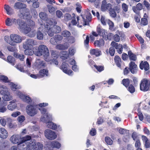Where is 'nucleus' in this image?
<instances>
[{"instance_id": "obj_29", "label": "nucleus", "mask_w": 150, "mask_h": 150, "mask_svg": "<svg viewBox=\"0 0 150 150\" xmlns=\"http://www.w3.org/2000/svg\"><path fill=\"white\" fill-rule=\"evenodd\" d=\"M4 8L6 11L7 14L8 15H11L13 13V10L9 5L5 4Z\"/></svg>"}, {"instance_id": "obj_39", "label": "nucleus", "mask_w": 150, "mask_h": 150, "mask_svg": "<svg viewBox=\"0 0 150 150\" xmlns=\"http://www.w3.org/2000/svg\"><path fill=\"white\" fill-rule=\"evenodd\" d=\"M69 47V45H65V44H59L57 45L55 48L56 49L59 50H65L67 49Z\"/></svg>"}, {"instance_id": "obj_62", "label": "nucleus", "mask_w": 150, "mask_h": 150, "mask_svg": "<svg viewBox=\"0 0 150 150\" xmlns=\"http://www.w3.org/2000/svg\"><path fill=\"white\" fill-rule=\"evenodd\" d=\"M51 55L53 57L58 58L59 57V52L56 51H52V52Z\"/></svg>"}, {"instance_id": "obj_30", "label": "nucleus", "mask_w": 150, "mask_h": 150, "mask_svg": "<svg viewBox=\"0 0 150 150\" xmlns=\"http://www.w3.org/2000/svg\"><path fill=\"white\" fill-rule=\"evenodd\" d=\"M18 144V147L20 150H27V146L26 143L22 142Z\"/></svg>"}, {"instance_id": "obj_56", "label": "nucleus", "mask_w": 150, "mask_h": 150, "mask_svg": "<svg viewBox=\"0 0 150 150\" xmlns=\"http://www.w3.org/2000/svg\"><path fill=\"white\" fill-rule=\"evenodd\" d=\"M94 67L96 69L97 71L100 72L103 71L104 70V67L102 66H97L94 64Z\"/></svg>"}, {"instance_id": "obj_31", "label": "nucleus", "mask_w": 150, "mask_h": 150, "mask_svg": "<svg viewBox=\"0 0 150 150\" xmlns=\"http://www.w3.org/2000/svg\"><path fill=\"white\" fill-rule=\"evenodd\" d=\"M142 137L143 142H144L145 147L146 148H149L150 147V141L145 136H142Z\"/></svg>"}, {"instance_id": "obj_15", "label": "nucleus", "mask_w": 150, "mask_h": 150, "mask_svg": "<svg viewBox=\"0 0 150 150\" xmlns=\"http://www.w3.org/2000/svg\"><path fill=\"white\" fill-rule=\"evenodd\" d=\"M69 65L65 62L62 63L60 68L63 71L69 75H71L73 74V72L70 69H69L68 67Z\"/></svg>"}, {"instance_id": "obj_28", "label": "nucleus", "mask_w": 150, "mask_h": 150, "mask_svg": "<svg viewBox=\"0 0 150 150\" xmlns=\"http://www.w3.org/2000/svg\"><path fill=\"white\" fill-rule=\"evenodd\" d=\"M90 53L91 55H95L98 57L101 54V52L98 49H91L90 51Z\"/></svg>"}, {"instance_id": "obj_18", "label": "nucleus", "mask_w": 150, "mask_h": 150, "mask_svg": "<svg viewBox=\"0 0 150 150\" xmlns=\"http://www.w3.org/2000/svg\"><path fill=\"white\" fill-rule=\"evenodd\" d=\"M106 0H103L101 4V9L102 11H105L106 10H108L109 11L111 9H112V6L110 4L108 3L106 4Z\"/></svg>"}, {"instance_id": "obj_40", "label": "nucleus", "mask_w": 150, "mask_h": 150, "mask_svg": "<svg viewBox=\"0 0 150 150\" xmlns=\"http://www.w3.org/2000/svg\"><path fill=\"white\" fill-rule=\"evenodd\" d=\"M0 81L4 83H8V84L10 82L6 76L3 75H0Z\"/></svg>"}, {"instance_id": "obj_34", "label": "nucleus", "mask_w": 150, "mask_h": 150, "mask_svg": "<svg viewBox=\"0 0 150 150\" xmlns=\"http://www.w3.org/2000/svg\"><path fill=\"white\" fill-rule=\"evenodd\" d=\"M48 74V71L46 69H43L40 71L38 74L40 78L42 77L45 76H47Z\"/></svg>"}, {"instance_id": "obj_57", "label": "nucleus", "mask_w": 150, "mask_h": 150, "mask_svg": "<svg viewBox=\"0 0 150 150\" xmlns=\"http://www.w3.org/2000/svg\"><path fill=\"white\" fill-rule=\"evenodd\" d=\"M109 11L110 15L112 17L115 18L116 17L117 14L114 8L111 9Z\"/></svg>"}, {"instance_id": "obj_49", "label": "nucleus", "mask_w": 150, "mask_h": 150, "mask_svg": "<svg viewBox=\"0 0 150 150\" xmlns=\"http://www.w3.org/2000/svg\"><path fill=\"white\" fill-rule=\"evenodd\" d=\"M15 67L17 69L19 70L21 72L25 73L28 72V71L27 70H24L23 67L20 64H18V65H16Z\"/></svg>"}, {"instance_id": "obj_50", "label": "nucleus", "mask_w": 150, "mask_h": 150, "mask_svg": "<svg viewBox=\"0 0 150 150\" xmlns=\"http://www.w3.org/2000/svg\"><path fill=\"white\" fill-rule=\"evenodd\" d=\"M8 62L10 63L12 65H15L14 59L12 57L9 56H8L7 57Z\"/></svg>"}, {"instance_id": "obj_26", "label": "nucleus", "mask_w": 150, "mask_h": 150, "mask_svg": "<svg viewBox=\"0 0 150 150\" xmlns=\"http://www.w3.org/2000/svg\"><path fill=\"white\" fill-rule=\"evenodd\" d=\"M7 125L10 128H14L16 127V125L13 122V120L10 117H7L6 118Z\"/></svg>"}, {"instance_id": "obj_14", "label": "nucleus", "mask_w": 150, "mask_h": 150, "mask_svg": "<svg viewBox=\"0 0 150 150\" xmlns=\"http://www.w3.org/2000/svg\"><path fill=\"white\" fill-rule=\"evenodd\" d=\"M63 39V37L60 35H56L54 37L51 38L50 42L52 45H56V44L60 43Z\"/></svg>"}, {"instance_id": "obj_32", "label": "nucleus", "mask_w": 150, "mask_h": 150, "mask_svg": "<svg viewBox=\"0 0 150 150\" xmlns=\"http://www.w3.org/2000/svg\"><path fill=\"white\" fill-rule=\"evenodd\" d=\"M47 127L48 128L52 130H56L57 125L53 122L50 121L47 124Z\"/></svg>"}, {"instance_id": "obj_63", "label": "nucleus", "mask_w": 150, "mask_h": 150, "mask_svg": "<svg viewBox=\"0 0 150 150\" xmlns=\"http://www.w3.org/2000/svg\"><path fill=\"white\" fill-rule=\"evenodd\" d=\"M148 23V21L146 18H143L141 19V24L143 25H146Z\"/></svg>"}, {"instance_id": "obj_38", "label": "nucleus", "mask_w": 150, "mask_h": 150, "mask_svg": "<svg viewBox=\"0 0 150 150\" xmlns=\"http://www.w3.org/2000/svg\"><path fill=\"white\" fill-rule=\"evenodd\" d=\"M43 147V145L38 142L36 143L33 150H42Z\"/></svg>"}, {"instance_id": "obj_20", "label": "nucleus", "mask_w": 150, "mask_h": 150, "mask_svg": "<svg viewBox=\"0 0 150 150\" xmlns=\"http://www.w3.org/2000/svg\"><path fill=\"white\" fill-rule=\"evenodd\" d=\"M111 45L117 49V52L119 54L122 53V46L121 44L118 45V44L114 42H112Z\"/></svg>"}, {"instance_id": "obj_48", "label": "nucleus", "mask_w": 150, "mask_h": 150, "mask_svg": "<svg viewBox=\"0 0 150 150\" xmlns=\"http://www.w3.org/2000/svg\"><path fill=\"white\" fill-rule=\"evenodd\" d=\"M53 27L54 33H59L61 31V29L60 27L56 25H53Z\"/></svg>"}, {"instance_id": "obj_13", "label": "nucleus", "mask_w": 150, "mask_h": 150, "mask_svg": "<svg viewBox=\"0 0 150 150\" xmlns=\"http://www.w3.org/2000/svg\"><path fill=\"white\" fill-rule=\"evenodd\" d=\"M16 93L24 102L29 104L32 103V100L28 96L25 95L19 91H16Z\"/></svg>"}, {"instance_id": "obj_12", "label": "nucleus", "mask_w": 150, "mask_h": 150, "mask_svg": "<svg viewBox=\"0 0 150 150\" xmlns=\"http://www.w3.org/2000/svg\"><path fill=\"white\" fill-rule=\"evenodd\" d=\"M44 135L47 139L50 140H54L57 137L56 133L49 129H46L45 131Z\"/></svg>"}, {"instance_id": "obj_6", "label": "nucleus", "mask_w": 150, "mask_h": 150, "mask_svg": "<svg viewBox=\"0 0 150 150\" xmlns=\"http://www.w3.org/2000/svg\"><path fill=\"white\" fill-rule=\"evenodd\" d=\"M31 139V137L29 135H27L21 139L22 142L26 143L27 150H31L32 149L33 150L36 144V142L35 140H31L30 141Z\"/></svg>"}, {"instance_id": "obj_7", "label": "nucleus", "mask_w": 150, "mask_h": 150, "mask_svg": "<svg viewBox=\"0 0 150 150\" xmlns=\"http://www.w3.org/2000/svg\"><path fill=\"white\" fill-rule=\"evenodd\" d=\"M0 88H3L4 90L3 92L1 94L3 95L2 97L3 100L5 101H9L12 100L13 96L11 95L7 86H0Z\"/></svg>"}, {"instance_id": "obj_11", "label": "nucleus", "mask_w": 150, "mask_h": 150, "mask_svg": "<svg viewBox=\"0 0 150 150\" xmlns=\"http://www.w3.org/2000/svg\"><path fill=\"white\" fill-rule=\"evenodd\" d=\"M140 87L142 91H148L150 89V81L146 79H143L140 84Z\"/></svg>"}, {"instance_id": "obj_45", "label": "nucleus", "mask_w": 150, "mask_h": 150, "mask_svg": "<svg viewBox=\"0 0 150 150\" xmlns=\"http://www.w3.org/2000/svg\"><path fill=\"white\" fill-rule=\"evenodd\" d=\"M114 60L117 67H120L121 66V60L120 57L117 56H115Z\"/></svg>"}, {"instance_id": "obj_35", "label": "nucleus", "mask_w": 150, "mask_h": 150, "mask_svg": "<svg viewBox=\"0 0 150 150\" xmlns=\"http://www.w3.org/2000/svg\"><path fill=\"white\" fill-rule=\"evenodd\" d=\"M39 16L41 19H42L45 21H46L45 23L47 22V21L48 20H50L51 21H52L53 20H52L50 19H48L47 17V16L46 13L44 12H41L39 13Z\"/></svg>"}, {"instance_id": "obj_43", "label": "nucleus", "mask_w": 150, "mask_h": 150, "mask_svg": "<svg viewBox=\"0 0 150 150\" xmlns=\"http://www.w3.org/2000/svg\"><path fill=\"white\" fill-rule=\"evenodd\" d=\"M62 36L65 38H68L71 35L70 32L67 30H65L62 31L61 33Z\"/></svg>"}, {"instance_id": "obj_47", "label": "nucleus", "mask_w": 150, "mask_h": 150, "mask_svg": "<svg viewBox=\"0 0 150 150\" xmlns=\"http://www.w3.org/2000/svg\"><path fill=\"white\" fill-rule=\"evenodd\" d=\"M76 17L74 14H72V18L71 23L73 25H77V21L76 18Z\"/></svg>"}, {"instance_id": "obj_19", "label": "nucleus", "mask_w": 150, "mask_h": 150, "mask_svg": "<svg viewBox=\"0 0 150 150\" xmlns=\"http://www.w3.org/2000/svg\"><path fill=\"white\" fill-rule=\"evenodd\" d=\"M21 139L19 135L14 134L11 137L10 140L12 143L16 144L19 142L20 139L21 140Z\"/></svg>"}, {"instance_id": "obj_54", "label": "nucleus", "mask_w": 150, "mask_h": 150, "mask_svg": "<svg viewBox=\"0 0 150 150\" xmlns=\"http://www.w3.org/2000/svg\"><path fill=\"white\" fill-rule=\"evenodd\" d=\"M14 56L16 58L19 59L20 60H22L24 57L23 55L19 54L16 53H14Z\"/></svg>"}, {"instance_id": "obj_44", "label": "nucleus", "mask_w": 150, "mask_h": 150, "mask_svg": "<svg viewBox=\"0 0 150 150\" xmlns=\"http://www.w3.org/2000/svg\"><path fill=\"white\" fill-rule=\"evenodd\" d=\"M60 55L62 59H67L69 57V54L67 51H62L60 53Z\"/></svg>"}, {"instance_id": "obj_3", "label": "nucleus", "mask_w": 150, "mask_h": 150, "mask_svg": "<svg viewBox=\"0 0 150 150\" xmlns=\"http://www.w3.org/2000/svg\"><path fill=\"white\" fill-rule=\"evenodd\" d=\"M34 54L38 56L43 55L45 61L49 62L51 60L49 57V51L48 48L45 45H41L39 46L37 51L34 52Z\"/></svg>"}, {"instance_id": "obj_25", "label": "nucleus", "mask_w": 150, "mask_h": 150, "mask_svg": "<svg viewBox=\"0 0 150 150\" xmlns=\"http://www.w3.org/2000/svg\"><path fill=\"white\" fill-rule=\"evenodd\" d=\"M8 136L7 130L4 128H0V137L3 139H6Z\"/></svg>"}, {"instance_id": "obj_22", "label": "nucleus", "mask_w": 150, "mask_h": 150, "mask_svg": "<svg viewBox=\"0 0 150 150\" xmlns=\"http://www.w3.org/2000/svg\"><path fill=\"white\" fill-rule=\"evenodd\" d=\"M129 69L132 74L136 73L137 71V66L134 62H131L129 64Z\"/></svg>"}, {"instance_id": "obj_27", "label": "nucleus", "mask_w": 150, "mask_h": 150, "mask_svg": "<svg viewBox=\"0 0 150 150\" xmlns=\"http://www.w3.org/2000/svg\"><path fill=\"white\" fill-rule=\"evenodd\" d=\"M140 68L141 69H144L145 71H147L149 69V65L148 63L146 62H142L140 64Z\"/></svg>"}, {"instance_id": "obj_42", "label": "nucleus", "mask_w": 150, "mask_h": 150, "mask_svg": "<svg viewBox=\"0 0 150 150\" xmlns=\"http://www.w3.org/2000/svg\"><path fill=\"white\" fill-rule=\"evenodd\" d=\"M98 31L99 34L101 36H102L103 38L105 39V37L107 33L105 30L103 29H98Z\"/></svg>"}, {"instance_id": "obj_21", "label": "nucleus", "mask_w": 150, "mask_h": 150, "mask_svg": "<svg viewBox=\"0 0 150 150\" xmlns=\"http://www.w3.org/2000/svg\"><path fill=\"white\" fill-rule=\"evenodd\" d=\"M34 65L36 68L38 69L44 67L45 66V64L44 62L39 59H37L36 60Z\"/></svg>"}, {"instance_id": "obj_52", "label": "nucleus", "mask_w": 150, "mask_h": 150, "mask_svg": "<svg viewBox=\"0 0 150 150\" xmlns=\"http://www.w3.org/2000/svg\"><path fill=\"white\" fill-rule=\"evenodd\" d=\"M130 83V81L128 79H124L122 81V83L126 87H127Z\"/></svg>"}, {"instance_id": "obj_33", "label": "nucleus", "mask_w": 150, "mask_h": 150, "mask_svg": "<svg viewBox=\"0 0 150 150\" xmlns=\"http://www.w3.org/2000/svg\"><path fill=\"white\" fill-rule=\"evenodd\" d=\"M94 44L96 46L101 47L104 46V41L103 39H102L98 40H96L94 42Z\"/></svg>"}, {"instance_id": "obj_55", "label": "nucleus", "mask_w": 150, "mask_h": 150, "mask_svg": "<svg viewBox=\"0 0 150 150\" xmlns=\"http://www.w3.org/2000/svg\"><path fill=\"white\" fill-rule=\"evenodd\" d=\"M64 20L66 21H68L72 19V17L71 15L69 13H66L64 16Z\"/></svg>"}, {"instance_id": "obj_10", "label": "nucleus", "mask_w": 150, "mask_h": 150, "mask_svg": "<svg viewBox=\"0 0 150 150\" xmlns=\"http://www.w3.org/2000/svg\"><path fill=\"white\" fill-rule=\"evenodd\" d=\"M5 23L6 25L8 26H11L13 25H16L18 24L20 28V25L22 24V23H24V22H22L20 19L16 20L14 18H8L6 20Z\"/></svg>"}, {"instance_id": "obj_58", "label": "nucleus", "mask_w": 150, "mask_h": 150, "mask_svg": "<svg viewBox=\"0 0 150 150\" xmlns=\"http://www.w3.org/2000/svg\"><path fill=\"white\" fill-rule=\"evenodd\" d=\"M105 141L108 144L110 145H112L113 143L112 141L109 137H105Z\"/></svg>"}, {"instance_id": "obj_36", "label": "nucleus", "mask_w": 150, "mask_h": 150, "mask_svg": "<svg viewBox=\"0 0 150 150\" xmlns=\"http://www.w3.org/2000/svg\"><path fill=\"white\" fill-rule=\"evenodd\" d=\"M8 85L10 86L11 90L13 91H15L16 89H19L21 88L20 86L10 81L8 83Z\"/></svg>"}, {"instance_id": "obj_4", "label": "nucleus", "mask_w": 150, "mask_h": 150, "mask_svg": "<svg viewBox=\"0 0 150 150\" xmlns=\"http://www.w3.org/2000/svg\"><path fill=\"white\" fill-rule=\"evenodd\" d=\"M42 115L41 117L40 120L41 121L47 124L49 122L52 120V115L51 114L47 112V110L44 108H39Z\"/></svg>"}, {"instance_id": "obj_64", "label": "nucleus", "mask_w": 150, "mask_h": 150, "mask_svg": "<svg viewBox=\"0 0 150 150\" xmlns=\"http://www.w3.org/2000/svg\"><path fill=\"white\" fill-rule=\"evenodd\" d=\"M108 24L109 26V29L113 30L114 29V23L110 21L109 20L108 22Z\"/></svg>"}, {"instance_id": "obj_41", "label": "nucleus", "mask_w": 150, "mask_h": 150, "mask_svg": "<svg viewBox=\"0 0 150 150\" xmlns=\"http://www.w3.org/2000/svg\"><path fill=\"white\" fill-rule=\"evenodd\" d=\"M24 51V53L27 55H32L33 54H34L33 50V48H26Z\"/></svg>"}, {"instance_id": "obj_60", "label": "nucleus", "mask_w": 150, "mask_h": 150, "mask_svg": "<svg viewBox=\"0 0 150 150\" xmlns=\"http://www.w3.org/2000/svg\"><path fill=\"white\" fill-rule=\"evenodd\" d=\"M25 120V117L23 115H21L18 117V122L20 123H21L23 122Z\"/></svg>"}, {"instance_id": "obj_37", "label": "nucleus", "mask_w": 150, "mask_h": 150, "mask_svg": "<svg viewBox=\"0 0 150 150\" xmlns=\"http://www.w3.org/2000/svg\"><path fill=\"white\" fill-rule=\"evenodd\" d=\"M50 145L53 148H55L57 149H59L61 146V144L58 142L54 141L52 142Z\"/></svg>"}, {"instance_id": "obj_17", "label": "nucleus", "mask_w": 150, "mask_h": 150, "mask_svg": "<svg viewBox=\"0 0 150 150\" xmlns=\"http://www.w3.org/2000/svg\"><path fill=\"white\" fill-rule=\"evenodd\" d=\"M36 45V42L32 39L28 40L23 44V47L24 49L33 48V45Z\"/></svg>"}, {"instance_id": "obj_61", "label": "nucleus", "mask_w": 150, "mask_h": 150, "mask_svg": "<svg viewBox=\"0 0 150 150\" xmlns=\"http://www.w3.org/2000/svg\"><path fill=\"white\" fill-rule=\"evenodd\" d=\"M68 42L71 43H73L75 41V39L74 37L72 36H70L68 38Z\"/></svg>"}, {"instance_id": "obj_1", "label": "nucleus", "mask_w": 150, "mask_h": 150, "mask_svg": "<svg viewBox=\"0 0 150 150\" xmlns=\"http://www.w3.org/2000/svg\"><path fill=\"white\" fill-rule=\"evenodd\" d=\"M20 25V28L21 30L24 32L30 37H33L35 35V30L33 29V26L35 25L34 22L32 20H30L27 21V25L24 23H22Z\"/></svg>"}, {"instance_id": "obj_59", "label": "nucleus", "mask_w": 150, "mask_h": 150, "mask_svg": "<svg viewBox=\"0 0 150 150\" xmlns=\"http://www.w3.org/2000/svg\"><path fill=\"white\" fill-rule=\"evenodd\" d=\"M47 7L50 13H52L55 11V8L51 5H48Z\"/></svg>"}, {"instance_id": "obj_23", "label": "nucleus", "mask_w": 150, "mask_h": 150, "mask_svg": "<svg viewBox=\"0 0 150 150\" xmlns=\"http://www.w3.org/2000/svg\"><path fill=\"white\" fill-rule=\"evenodd\" d=\"M43 27L41 26L39 27V30L38 31L37 34V38L39 40H42L43 39Z\"/></svg>"}, {"instance_id": "obj_46", "label": "nucleus", "mask_w": 150, "mask_h": 150, "mask_svg": "<svg viewBox=\"0 0 150 150\" xmlns=\"http://www.w3.org/2000/svg\"><path fill=\"white\" fill-rule=\"evenodd\" d=\"M7 117H4L0 119V124L3 127L5 126L7 123L6 118Z\"/></svg>"}, {"instance_id": "obj_8", "label": "nucleus", "mask_w": 150, "mask_h": 150, "mask_svg": "<svg viewBox=\"0 0 150 150\" xmlns=\"http://www.w3.org/2000/svg\"><path fill=\"white\" fill-rule=\"evenodd\" d=\"M25 110L27 114L31 117L35 116L38 112V109L36 106L33 104L27 105L26 107Z\"/></svg>"}, {"instance_id": "obj_2", "label": "nucleus", "mask_w": 150, "mask_h": 150, "mask_svg": "<svg viewBox=\"0 0 150 150\" xmlns=\"http://www.w3.org/2000/svg\"><path fill=\"white\" fill-rule=\"evenodd\" d=\"M13 7L15 9H20V13L18 14V16L20 17H23L25 19H28L30 18V16L29 10L24 9L26 7L25 4L20 2H16L14 4Z\"/></svg>"}, {"instance_id": "obj_53", "label": "nucleus", "mask_w": 150, "mask_h": 150, "mask_svg": "<svg viewBox=\"0 0 150 150\" xmlns=\"http://www.w3.org/2000/svg\"><path fill=\"white\" fill-rule=\"evenodd\" d=\"M128 91L131 93H133L135 91V89L134 87L132 85H130L127 87Z\"/></svg>"}, {"instance_id": "obj_24", "label": "nucleus", "mask_w": 150, "mask_h": 150, "mask_svg": "<svg viewBox=\"0 0 150 150\" xmlns=\"http://www.w3.org/2000/svg\"><path fill=\"white\" fill-rule=\"evenodd\" d=\"M16 100H13L9 102V104L7 106V108L9 110L13 111L16 108L17 105L15 103Z\"/></svg>"}, {"instance_id": "obj_16", "label": "nucleus", "mask_w": 150, "mask_h": 150, "mask_svg": "<svg viewBox=\"0 0 150 150\" xmlns=\"http://www.w3.org/2000/svg\"><path fill=\"white\" fill-rule=\"evenodd\" d=\"M81 18L79 16L76 17V19L77 21V26L79 28L83 26L87 25V23L86 21H85V18L82 15L81 16Z\"/></svg>"}, {"instance_id": "obj_9", "label": "nucleus", "mask_w": 150, "mask_h": 150, "mask_svg": "<svg viewBox=\"0 0 150 150\" xmlns=\"http://www.w3.org/2000/svg\"><path fill=\"white\" fill-rule=\"evenodd\" d=\"M9 44L12 45H15L16 44L21 42L22 39L19 35L16 34H11L10 35Z\"/></svg>"}, {"instance_id": "obj_51", "label": "nucleus", "mask_w": 150, "mask_h": 150, "mask_svg": "<svg viewBox=\"0 0 150 150\" xmlns=\"http://www.w3.org/2000/svg\"><path fill=\"white\" fill-rule=\"evenodd\" d=\"M128 55L130 59L131 60L135 61L137 59L136 56L132 53L131 51H129L128 52Z\"/></svg>"}, {"instance_id": "obj_5", "label": "nucleus", "mask_w": 150, "mask_h": 150, "mask_svg": "<svg viewBox=\"0 0 150 150\" xmlns=\"http://www.w3.org/2000/svg\"><path fill=\"white\" fill-rule=\"evenodd\" d=\"M57 24L55 21H53L50 20H48L47 22L44 24L45 29L48 35L52 37L54 34L53 25Z\"/></svg>"}]
</instances>
